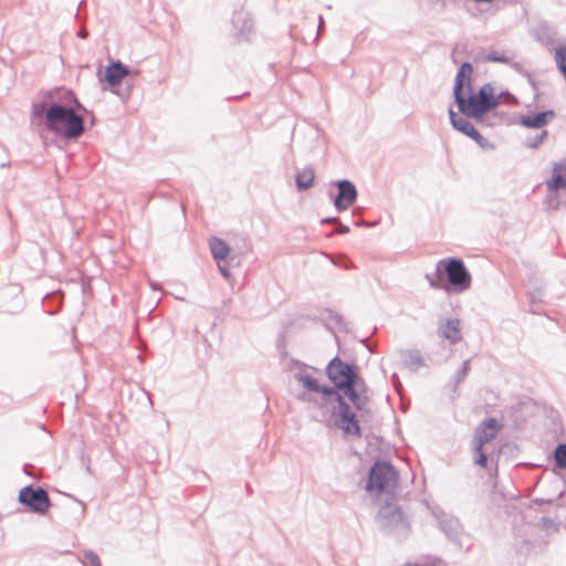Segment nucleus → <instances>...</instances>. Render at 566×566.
I'll return each mask as SVG.
<instances>
[{
    "label": "nucleus",
    "instance_id": "obj_8",
    "mask_svg": "<svg viewBox=\"0 0 566 566\" xmlns=\"http://www.w3.org/2000/svg\"><path fill=\"white\" fill-rule=\"evenodd\" d=\"M19 500L21 503L27 504L38 513H45L50 507V500L46 491L42 489L33 490L32 488H24L21 490Z\"/></svg>",
    "mask_w": 566,
    "mask_h": 566
},
{
    "label": "nucleus",
    "instance_id": "obj_11",
    "mask_svg": "<svg viewBox=\"0 0 566 566\" xmlns=\"http://www.w3.org/2000/svg\"><path fill=\"white\" fill-rule=\"evenodd\" d=\"M546 187L551 193L566 190V163H558L553 166L551 177L546 180Z\"/></svg>",
    "mask_w": 566,
    "mask_h": 566
},
{
    "label": "nucleus",
    "instance_id": "obj_5",
    "mask_svg": "<svg viewBox=\"0 0 566 566\" xmlns=\"http://www.w3.org/2000/svg\"><path fill=\"white\" fill-rule=\"evenodd\" d=\"M337 405L331 412V421L334 427L340 429L346 436L360 437V427L356 415L345 402L343 396L335 395Z\"/></svg>",
    "mask_w": 566,
    "mask_h": 566
},
{
    "label": "nucleus",
    "instance_id": "obj_20",
    "mask_svg": "<svg viewBox=\"0 0 566 566\" xmlns=\"http://www.w3.org/2000/svg\"><path fill=\"white\" fill-rule=\"evenodd\" d=\"M85 557L91 564V566H102L101 559L98 555L94 552H86Z\"/></svg>",
    "mask_w": 566,
    "mask_h": 566
},
{
    "label": "nucleus",
    "instance_id": "obj_21",
    "mask_svg": "<svg viewBox=\"0 0 566 566\" xmlns=\"http://www.w3.org/2000/svg\"><path fill=\"white\" fill-rule=\"evenodd\" d=\"M488 61L507 63L510 61V59L507 56H505L504 54H501V55L490 54L488 56Z\"/></svg>",
    "mask_w": 566,
    "mask_h": 566
},
{
    "label": "nucleus",
    "instance_id": "obj_1",
    "mask_svg": "<svg viewBox=\"0 0 566 566\" xmlns=\"http://www.w3.org/2000/svg\"><path fill=\"white\" fill-rule=\"evenodd\" d=\"M473 67L463 63L457 74L454 84V99L461 113L469 117L480 118L494 109L500 101L491 84L483 85L476 93L472 91L471 82Z\"/></svg>",
    "mask_w": 566,
    "mask_h": 566
},
{
    "label": "nucleus",
    "instance_id": "obj_10",
    "mask_svg": "<svg viewBox=\"0 0 566 566\" xmlns=\"http://www.w3.org/2000/svg\"><path fill=\"white\" fill-rule=\"evenodd\" d=\"M209 247H210L213 258L218 261V266H219L222 275L224 277H229L230 273H229L228 266L221 263L222 261H224L228 258V255L230 253L229 245L223 240H221L219 238H212L209 240Z\"/></svg>",
    "mask_w": 566,
    "mask_h": 566
},
{
    "label": "nucleus",
    "instance_id": "obj_12",
    "mask_svg": "<svg viewBox=\"0 0 566 566\" xmlns=\"http://www.w3.org/2000/svg\"><path fill=\"white\" fill-rule=\"evenodd\" d=\"M449 116L452 126L461 132L462 134L467 135L468 137L472 138L474 142H476L479 145L484 146V138L479 134V132L474 128V126L465 118L457 117L455 113L450 109Z\"/></svg>",
    "mask_w": 566,
    "mask_h": 566
},
{
    "label": "nucleus",
    "instance_id": "obj_9",
    "mask_svg": "<svg viewBox=\"0 0 566 566\" xmlns=\"http://www.w3.org/2000/svg\"><path fill=\"white\" fill-rule=\"evenodd\" d=\"M338 195L335 199V207L337 210H347L356 200L357 191L355 186L347 181L342 180L337 184Z\"/></svg>",
    "mask_w": 566,
    "mask_h": 566
},
{
    "label": "nucleus",
    "instance_id": "obj_16",
    "mask_svg": "<svg viewBox=\"0 0 566 566\" xmlns=\"http://www.w3.org/2000/svg\"><path fill=\"white\" fill-rule=\"evenodd\" d=\"M300 381L306 389L315 392H322L326 400L328 397L337 395V391L335 389L319 386L318 382L310 376L301 377Z\"/></svg>",
    "mask_w": 566,
    "mask_h": 566
},
{
    "label": "nucleus",
    "instance_id": "obj_2",
    "mask_svg": "<svg viewBox=\"0 0 566 566\" xmlns=\"http://www.w3.org/2000/svg\"><path fill=\"white\" fill-rule=\"evenodd\" d=\"M327 376L338 389L344 391L356 409H365L368 398L365 390L357 384L358 376L354 366L334 358L327 366Z\"/></svg>",
    "mask_w": 566,
    "mask_h": 566
},
{
    "label": "nucleus",
    "instance_id": "obj_22",
    "mask_svg": "<svg viewBox=\"0 0 566 566\" xmlns=\"http://www.w3.org/2000/svg\"><path fill=\"white\" fill-rule=\"evenodd\" d=\"M546 135H547V132H545V130H544V132L542 133L541 139H539L537 143H539V142H541V140H542Z\"/></svg>",
    "mask_w": 566,
    "mask_h": 566
},
{
    "label": "nucleus",
    "instance_id": "obj_15",
    "mask_svg": "<svg viewBox=\"0 0 566 566\" xmlns=\"http://www.w3.org/2000/svg\"><path fill=\"white\" fill-rule=\"evenodd\" d=\"M442 335L452 343L461 339V327L459 319H448L441 327Z\"/></svg>",
    "mask_w": 566,
    "mask_h": 566
},
{
    "label": "nucleus",
    "instance_id": "obj_3",
    "mask_svg": "<svg viewBox=\"0 0 566 566\" xmlns=\"http://www.w3.org/2000/svg\"><path fill=\"white\" fill-rule=\"evenodd\" d=\"M49 129L65 138H76L84 132L83 118L71 108L52 105L45 114Z\"/></svg>",
    "mask_w": 566,
    "mask_h": 566
},
{
    "label": "nucleus",
    "instance_id": "obj_4",
    "mask_svg": "<svg viewBox=\"0 0 566 566\" xmlns=\"http://www.w3.org/2000/svg\"><path fill=\"white\" fill-rule=\"evenodd\" d=\"M398 483V474L395 469L385 462H377L369 472V479L366 485L368 492L389 493L394 491Z\"/></svg>",
    "mask_w": 566,
    "mask_h": 566
},
{
    "label": "nucleus",
    "instance_id": "obj_18",
    "mask_svg": "<svg viewBox=\"0 0 566 566\" xmlns=\"http://www.w3.org/2000/svg\"><path fill=\"white\" fill-rule=\"evenodd\" d=\"M555 62L566 80V45L555 50Z\"/></svg>",
    "mask_w": 566,
    "mask_h": 566
},
{
    "label": "nucleus",
    "instance_id": "obj_6",
    "mask_svg": "<svg viewBox=\"0 0 566 566\" xmlns=\"http://www.w3.org/2000/svg\"><path fill=\"white\" fill-rule=\"evenodd\" d=\"M500 429L501 424L495 419H488L478 428L473 441L474 451L478 454L474 462L482 468L486 467L488 458L486 454L483 452V447L496 437Z\"/></svg>",
    "mask_w": 566,
    "mask_h": 566
},
{
    "label": "nucleus",
    "instance_id": "obj_23",
    "mask_svg": "<svg viewBox=\"0 0 566 566\" xmlns=\"http://www.w3.org/2000/svg\"><path fill=\"white\" fill-rule=\"evenodd\" d=\"M403 566H420V565L409 563V564H406V565H403Z\"/></svg>",
    "mask_w": 566,
    "mask_h": 566
},
{
    "label": "nucleus",
    "instance_id": "obj_17",
    "mask_svg": "<svg viewBox=\"0 0 566 566\" xmlns=\"http://www.w3.org/2000/svg\"><path fill=\"white\" fill-rule=\"evenodd\" d=\"M315 178L314 170L312 168H305L296 175V186L300 190H305L312 187Z\"/></svg>",
    "mask_w": 566,
    "mask_h": 566
},
{
    "label": "nucleus",
    "instance_id": "obj_13",
    "mask_svg": "<svg viewBox=\"0 0 566 566\" xmlns=\"http://www.w3.org/2000/svg\"><path fill=\"white\" fill-rule=\"evenodd\" d=\"M128 75L127 69L120 63H112L105 70V81L109 86L118 85Z\"/></svg>",
    "mask_w": 566,
    "mask_h": 566
},
{
    "label": "nucleus",
    "instance_id": "obj_19",
    "mask_svg": "<svg viewBox=\"0 0 566 566\" xmlns=\"http://www.w3.org/2000/svg\"><path fill=\"white\" fill-rule=\"evenodd\" d=\"M555 461L559 468L566 469V444H559L556 448Z\"/></svg>",
    "mask_w": 566,
    "mask_h": 566
},
{
    "label": "nucleus",
    "instance_id": "obj_7",
    "mask_svg": "<svg viewBox=\"0 0 566 566\" xmlns=\"http://www.w3.org/2000/svg\"><path fill=\"white\" fill-rule=\"evenodd\" d=\"M446 273L455 292L461 293L471 287V274L460 259H449L446 262Z\"/></svg>",
    "mask_w": 566,
    "mask_h": 566
},
{
    "label": "nucleus",
    "instance_id": "obj_14",
    "mask_svg": "<svg viewBox=\"0 0 566 566\" xmlns=\"http://www.w3.org/2000/svg\"><path fill=\"white\" fill-rule=\"evenodd\" d=\"M555 114L553 111H546L542 113H537L532 116H526L521 119V123L525 127L530 128H542L544 127L548 122H551L554 118Z\"/></svg>",
    "mask_w": 566,
    "mask_h": 566
}]
</instances>
